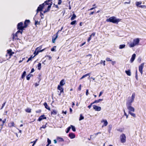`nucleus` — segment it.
I'll return each mask as SVG.
<instances>
[{"label": "nucleus", "instance_id": "1", "mask_svg": "<svg viewBox=\"0 0 146 146\" xmlns=\"http://www.w3.org/2000/svg\"><path fill=\"white\" fill-rule=\"evenodd\" d=\"M51 1L52 0H47L45 1L44 3L39 5L36 10L37 13L39 11H42L44 8L46 7L47 5H49V2Z\"/></svg>", "mask_w": 146, "mask_h": 146}, {"label": "nucleus", "instance_id": "2", "mask_svg": "<svg viewBox=\"0 0 146 146\" xmlns=\"http://www.w3.org/2000/svg\"><path fill=\"white\" fill-rule=\"evenodd\" d=\"M121 20V19H119L116 18L114 16H113L110 17L109 19H107L106 21L117 24Z\"/></svg>", "mask_w": 146, "mask_h": 146}, {"label": "nucleus", "instance_id": "3", "mask_svg": "<svg viewBox=\"0 0 146 146\" xmlns=\"http://www.w3.org/2000/svg\"><path fill=\"white\" fill-rule=\"evenodd\" d=\"M140 41V39L138 38H135L133 39V42L131 43L129 45L130 48L134 47L136 45H139Z\"/></svg>", "mask_w": 146, "mask_h": 146}, {"label": "nucleus", "instance_id": "4", "mask_svg": "<svg viewBox=\"0 0 146 146\" xmlns=\"http://www.w3.org/2000/svg\"><path fill=\"white\" fill-rule=\"evenodd\" d=\"M132 103H131L126 102V105L127 109L129 110V111L134 112L135 109L134 108L131 106Z\"/></svg>", "mask_w": 146, "mask_h": 146}, {"label": "nucleus", "instance_id": "5", "mask_svg": "<svg viewBox=\"0 0 146 146\" xmlns=\"http://www.w3.org/2000/svg\"><path fill=\"white\" fill-rule=\"evenodd\" d=\"M17 29L23 31L25 28L24 26H23V23L22 22H20L17 25Z\"/></svg>", "mask_w": 146, "mask_h": 146}, {"label": "nucleus", "instance_id": "6", "mask_svg": "<svg viewBox=\"0 0 146 146\" xmlns=\"http://www.w3.org/2000/svg\"><path fill=\"white\" fill-rule=\"evenodd\" d=\"M121 142L122 143L125 142L126 141V137L124 133L121 134L120 137Z\"/></svg>", "mask_w": 146, "mask_h": 146}, {"label": "nucleus", "instance_id": "7", "mask_svg": "<svg viewBox=\"0 0 146 146\" xmlns=\"http://www.w3.org/2000/svg\"><path fill=\"white\" fill-rule=\"evenodd\" d=\"M144 63H142L139 66V71L141 75L143 73V70L144 67Z\"/></svg>", "mask_w": 146, "mask_h": 146}, {"label": "nucleus", "instance_id": "8", "mask_svg": "<svg viewBox=\"0 0 146 146\" xmlns=\"http://www.w3.org/2000/svg\"><path fill=\"white\" fill-rule=\"evenodd\" d=\"M135 96V93L134 92L133 93L132 96L131 98V100H128L126 102L132 103L134 100V99Z\"/></svg>", "mask_w": 146, "mask_h": 146}, {"label": "nucleus", "instance_id": "9", "mask_svg": "<svg viewBox=\"0 0 146 146\" xmlns=\"http://www.w3.org/2000/svg\"><path fill=\"white\" fill-rule=\"evenodd\" d=\"M30 22V21L29 20H26L24 22V27L25 28H26L28 26V25L29 24Z\"/></svg>", "mask_w": 146, "mask_h": 146}, {"label": "nucleus", "instance_id": "10", "mask_svg": "<svg viewBox=\"0 0 146 146\" xmlns=\"http://www.w3.org/2000/svg\"><path fill=\"white\" fill-rule=\"evenodd\" d=\"M93 107V109L96 111H99L101 110V108L100 107L97 106L96 105H94Z\"/></svg>", "mask_w": 146, "mask_h": 146}, {"label": "nucleus", "instance_id": "11", "mask_svg": "<svg viewBox=\"0 0 146 146\" xmlns=\"http://www.w3.org/2000/svg\"><path fill=\"white\" fill-rule=\"evenodd\" d=\"M46 119V117L45 116V115L43 114L41 115L39 117L38 119H37V121H40L42 119Z\"/></svg>", "mask_w": 146, "mask_h": 146}, {"label": "nucleus", "instance_id": "12", "mask_svg": "<svg viewBox=\"0 0 146 146\" xmlns=\"http://www.w3.org/2000/svg\"><path fill=\"white\" fill-rule=\"evenodd\" d=\"M101 122L102 123H104V124L102 125V127H103L104 126H106L108 124V122L106 119H102L101 121Z\"/></svg>", "mask_w": 146, "mask_h": 146}, {"label": "nucleus", "instance_id": "13", "mask_svg": "<svg viewBox=\"0 0 146 146\" xmlns=\"http://www.w3.org/2000/svg\"><path fill=\"white\" fill-rule=\"evenodd\" d=\"M7 54H9L10 57L12 56L13 54L15 53L14 52H12V50L11 49L7 50Z\"/></svg>", "mask_w": 146, "mask_h": 146}, {"label": "nucleus", "instance_id": "14", "mask_svg": "<svg viewBox=\"0 0 146 146\" xmlns=\"http://www.w3.org/2000/svg\"><path fill=\"white\" fill-rule=\"evenodd\" d=\"M57 89L60 91V93H64V89L63 88L61 87L60 85H58L57 87Z\"/></svg>", "mask_w": 146, "mask_h": 146}, {"label": "nucleus", "instance_id": "15", "mask_svg": "<svg viewBox=\"0 0 146 146\" xmlns=\"http://www.w3.org/2000/svg\"><path fill=\"white\" fill-rule=\"evenodd\" d=\"M96 34V33L95 32H94L92 33L91 35H90V36L88 38L87 40V41L88 42H89L90 40L91 39V37L92 36H94Z\"/></svg>", "mask_w": 146, "mask_h": 146}, {"label": "nucleus", "instance_id": "16", "mask_svg": "<svg viewBox=\"0 0 146 146\" xmlns=\"http://www.w3.org/2000/svg\"><path fill=\"white\" fill-rule=\"evenodd\" d=\"M13 40L14 41L15 40H18L19 39L18 38V36L17 34H13L12 38Z\"/></svg>", "mask_w": 146, "mask_h": 146}, {"label": "nucleus", "instance_id": "17", "mask_svg": "<svg viewBox=\"0 0 146 146\" xmlns=\"http://www.w3.org/2000/svg\"><path fill=\"white\" fill-rule=\"evenodd\" d=\"M69 136L71 139H73L75 137V135L74 133H71L69 134Z\"/></svg>", "mask_w": 146, "mask_h": 146}, {"label": "nucleus", "instance_id": "18", "mask_svg": "<svg viewBox=\"0 0 146 146\" xmlns=\"http://www.w3.org/2000/svg\"><path fill=\"white\" fill-rule=\"evenodd\" d=\"M43 105H44V106L45 108L48 110L49 111H50V108L48 106L47 104V103H46V102H44V104H43Z\"/></svg>", "mask_w": 146, "mask_h": 146}, {"label": "nucleus", "instance_id": "19", "mask_svg": "<svg viewBox=\"0 0 146 146\" xmlns=\"http://www.w3.org/2000/svg\"><path fill=\"white\" fill-rule=\"evenodd\" d=\"M136 56V54H133L131 57L130 59V61L131 62H132L134 61Z\"/></svg>", "mask_w": 146, "mask_h": 146}, {"label": "nucleus", "instance_id": "20", "mask_svg": "<svg viewBox=\"0 0 146 146\" xmlns=\"http://www.w3.org/2000/svg\"><path fill=\"white\" fill-rule=\"evenodd\" d=\"M15 125V123L14 122L12 121L11 122L9 123L8 125L9 127H14Z\"/></svg>", "mask_w": 146, "mask_h": 146}, {"label": "nucleus", "instance_id": "21", "mask_svg": "<svg viewBox=\"0 0 146 146\" xmlns=\"http://www.w3.org/2000/svg\"><path fill=\"white\" fill-rule=\"evenodd\" d=\"M56 140L59 142L64 141V140L62 138L59 137H57Z\"/></svg>", "mask_w": 146, "mask_h": 146}, {"label": "nucleus", "instance_id": "22", "mask_svg": "<svg viewBox=\"0 0 146 146\" xmlns=\"http://www.w3.org/2000/svg\"><path fill=\"white\" fill-rule=\"evenodd\" d=\"M65 84L64 80V79L62 80L60 82L59 85H60L61 86L64 85Z\"/></svg>", "mask_w": 146, "mask_h": 146}, {"label": "nucleus", "instance_id": "23", "mask_svg": "<svg viewBox=\"0 0 146 146\" xmlns=\"http://www.w3.org/2000/svg\"><path fill=\"white\" fill-rule=\"evenodd\" d=\"M50 2V3H49V5H48V6L47 7V9H46L47 11H50V8H51V6L52 4V2H51V1Z\"/></svg>", "mask_w": 146, "mask_h": 146}, {"label": "nucleus", "instance_id": "24", "mask_svg": "<svg viewBox=\"0 0 146 146\" xmlns=\"http://www.w3.org/2000/svg\"><path fill=\"white\" fill-rule=\"evenodd\" d=\"M90 73H87L86 74H85L84 75H83L81 78L80 79V80H82V79L86 77H87V76H89V77H90Z\"/></svg>", "mask_w": 146, "mask_h": 146}, {"label": "nucleus", "instance_id": "25", "mask_svg": "<svg viewBox=\"0 0 146 146\" xmlns=\"http://www.w3.org/2000/svg\"><path fill=\"white\" fill-rule=\"evenodd\" d=\"M57 111L55 110H53L51 113V115H56L57 114Z\"/></svg>", "mask_w": 146, "mask_h": 146}, {"label": "nucleus", "instance_id": "26", "mask_svg": "<svg viewBox=\"0 0 146 146\" xmlns=\"http://www.w3.org/2000/svg\"><path fill=\"white\" fill-rule=\"evenodd\" d=\"M142 4V2L141 1H137L135 2V5H136L137 7H139L140 6V5H141Z\"/></svg>", "mask_w": 146, "mask_h": 146}, {"label": "nucleus", "instance_id": "27", "mask_svg": "<svg viewBox=\"0 0 146 146\" xmlns=\"http://www.w3.org/2000/svg\"><path fill=\"white\" fill-rule=\"evenodd\" d=\"M125 72L127 75L129 76H130L131 75V73L130 70H126Z\"/></svg>", "mask_w": 146, "mask_h": 146}, {"label": "nucleus", "instance_id": "28", "mask_svg": "<svg viewBox=\"0 0 146 146\" xmlns=\"http://www.w3.org/2000/svg\"><path fill=\"white\" fill-rule=\"evenodd\" d=\"M33 76V75L32 74H29L27 76L26 78L27 80H29L30 78Z\"/></svg>", "mask_w": 146, "mask_h": 146}, {"label": "nucleus", "instance_id": "29", "mask_svg": "<svg viewBox=\"0 0 146 146\" xmlns=\"http://www.w3.org/2000/svg\"><path fill=\"white\" fill-rule=\"evenodd\" d=\"M76 17V16L75 14H73L71 17V18L70 20L71 21H73L74 20Z\"/></svg>", "mask_w": 146, "mask_h": 146}, {"label": "nucleus", "instance_id": "30", "mask_svg": "<svg viewBox=\"0 0 146 146\" xmlns=\"http://www.w3.org/2000/svg\"><path fill=\"white\" fill-rule=\"evenodd\" d=\"M103 100V99H100L98 100H95L94 102H93L94 104L98 103L100 101H102Z\"/></svg>", "mask_w": 146, "mask_h": 146}, {"label": "nucleus", "instance_id": "31", "mask_svg": "<svg viewBox=\"0 0 146 146\" xmlns=\"http://www.w3.org/2000/svg\"><path fill=\"white\" fill-rule=\"evenodd\" d=\"M38 83H36L35 84V87H36L37 86H38L39 85V83L40 82V80H41V79L40 78V77H39V78H38Z\"/></svg>", "mask_w": 146, "mask_h": 146}, {"label": "nucleus", "instance_id": "32", "mask_svg": "<svg viewBox=\"0 0 146 146\" xmlns=\"http://www.w3.org/2000/svg\"><path fill=\"white\" fill-rule=\"evenodd\" d=\"M25 111L27 113L31 112V109L29 108H27L25 110Z\"/></svg>", "mask_w": 146, "mask_h": 146}, {"label": "nucleus", "instance_id": "33", "mask_svg": "<svg viewBox=\"0 0 146 146\" xmlns=\"http://www.w3.org/2000/svg\"><path fill=\"white\" fill-rule=\"evenodd\" d=\"M58 37V35H56L55 37L54 38H52V42L53 43H54L55 42V40Z\"/></svg>", "mask_w": 146, "mask_h": 146}, {"label": "nucleus", "instance_id": "34", "mask_svg": "<svg viewBox=\"0 0 146 146\" xmlns=\"http://www.w3.org/2000/svg\"><path fill=\"white\" fill-rule=\"evenodd\" d=\"M125 45L124 44L120 45L119 46V48L121 49H122L125 47Z\"/></svg>", "mask_w": 146, "mask_h": 146}, {"label": "nucleus", "instance_id": "35", "mask_svg": "<svg viewBox=\"0 0 146 146\" xmlns=\"http://www.w3.org/2000/svg\"><path fill=\"white\" fill-rule=\"evenodd\" d=\"M26 74V72L25 71H24L21 76L22 78H23L25 76Z\"/></svg>", "mask_w": 146, "mask_h": 146}, {"label": "nucleus", "instance_id": "36", "mask_svg": "<svg viewBox=\"0 0 146 146\" xmlns=\"http://www.w3.org/2000/svg\"><path fill=\"white\" fill-rule=\"evenodd\" d=\"M129 113L130 114L131 116H133V117H136V115L135 113H133L131 111H129Z\"/></svg>", "mask_w": 146, "mask_h": 146}, {"label": "nucleus", "instance_id": "37", "mask_svg": "<svg viewBox=\"0 0 146 146\" xmlns=\"http://www.w3.org/2000/svg\"><path fill=\"white\" fill-rule=\"evenodd\" d=\"M36 49H35V50L33 54L35 55L34 57L36 56V55H38V54L39 52L38 50L37 51H36Z\"/></svg>", "mask_w": 146, "mask_h": 146}, {"label": "nucleus", "instance_id": "38", "mask_svg": "<svg viewBox=\"0 0 146 146\" xmlns=\"http://www.w3.org/2000/svg\"><path fill=\"white\" fill-rule=\"evenodd\" d=\"M41 67V64L40 63H39L38 64V69L40 70Z\"/></svg>", "mask_w": 146, "mask_h": 146}, {"label": "nucleus", "instance_id": "39", "mask_svg": "<svg viewBox=\"0 0 146 146\" xmlns=\"http://www.w3.org/2000/svg\"><path fill=\"white\" fill-rule=\"evenodd\" d=\"M70 127L72 128V129L73 131H76V128L75 127L72 125H70Z\"/></svg>", "mask_w": 146, "mask_h": 146}, {"label": "nucleus", "instance_id": "40", "mask_svg": "<svg viewBox=\"0 0 146 146\" xmlns=\"http://www.w3.org/2000/svg\"><path fill=\"white\" fill-rule=\"evenodd\" d=\"M70 129H71V127L69 126V127H68L67 129H66V133H68L70 130Z\"/></svg>", "mask_w": 146, "mask_h": 146}, {"label": "nucleus", "instance_id": "41", "mask_svg": "<svg viewBox=\"0 0 146 146\" xmlns=\"http://www.w3.org/2000/svg\"><path fill=\"white\" fill-rule=\"evenodd\" d=\"M47 142L48 144L47 145H46V146H48L51 143V140L49 139V138L47 139Z\"/></svg>", "mask_w": 146, "mask_h": 146}, {"label": "nucleus", "instance_id": "42", "mask_svg": "<svg viewBox=\"0 0 146 146\" xmlns=\"http://www.w3.org/2000/svg\"><path fill=\"white\" fill-rule=\"evenodd\" d=\"M76 24V20H74L72 21L70 23V25H73Z\"/></svg>", "mask_w": 146, "mask_h": 146}, {"label": "nucleus", "instance_id": "43", "mask_svg": "<svg viewBox=\"0 0 146 146\" xmlns=\"http://www.w3.org/2000/svg\"><path fill=\"white\" fill-rule=\"evenodd\" d=\"M84 119V117L82 115V114H80V117L79 119V120L80 121Z\"/></svg>", "mask_w": 146, "mask_h": 146}, {"label": "nucleus", "instance_id": "44", "mask_svg": "<svg viewBox=\"0 0 146 146\" xmlns=\"http://www.w3.org/2000/svg\"><path fill=\"white\" fill-rule=\"evenodd\" d=\"M6 121V119H5L3 120H2V119L0 118V121L2 123H3V124H4V123Z\"/></svg>", "mask_w": 146, "mask_h": 146}, {"label": "nucleus", "instance_id": "45", "mask_svg": "<svg viewBox=\"0 0 146 146\" xmlns=\"http://www.w3.org/2000/svg\"><path fill=\"white\" fill-rule=\"evenodd\" d=\"M40 22L38 21H35V25L36 26V25H40Z\"/></svg>", "mask_w": 146, "mask_h": 146}, {"label": "nucleus", "instance_id": "46", "mask_svg": "<svg viewBox=\"0 0 146 146\" xmlns=\"http://www.w3.org/2000/svg\"><path fill=\"white\" fill-rule=\"evenodd\" d=\"M48 48V47H46L42 50H38L39 52H43V51H44V50H45L46 49Z\"/></svg>", "mask_w": 146, "mask_h": 146}, {"label": "nucleus", "instance_id": "47", "mask_svg": "<svg viewBox=\"0 0 146 146\" xmlns=\"http://www.w3.org/2000/svg\"><path fill=\"white\" fill-rule=\"evenodd\" d=\"M105 62V60L103 61L102 60H101L100 62V64H102L103 63V65L104 66H105L106 65Z\"/></svg>", "mask_w": 146, "mask_h": 146}, {"label": "nucleus", "instance_id": "48", "mask_svg": "<svg viewBox=\"0 0 146 146\" xmlns=\"http://www.w3.org/2000/svg\"><path fill=\"white\" fill-rule=\"evenodd\" d=\"M139 7L146 9V6L144 5H141L139 6Z\"/></svg>", "mask_w": 146, "mask_h": 146}, {"label": "nucleus", "instance_id": "49", "mask_svg": "<svg viewBox=\"0 0 146 146\" xmlns=\"http://www.w3.org/2000/svg\"><path fill=\"white\" fill-rule=\"evenodd\" d=\"M42 45H41L39 47H37L36 48V50L37 49H38V50H41V49L42 48Z\"/></svg>", "mask_w": 146, "mask_h": 146}, {"label": "nucleus", "instance_id": "50", "mask_svg": "<svg viewBox=\"0 0 146 146\" xmlns=\"http://www.w3.org/2000/svg\"><path fill=\"white\" fill-rule=\"evenodd\" d=\"M34 57V56L33 57H32V56H31L30 58H28V60L27 61V62H28L29 61L31 60V59L32 58H33Z\"/></svg>", "mask_w": 146, "mask_h": 146}, {"label": "nucleus", "instance_id": "51", "mask_svg": "<svg viewBox=\"0 0 146 146\" xmlns=\"http://www.w3.org/2000/svg\"><path fill=\"white\" fill-rule=\"evenodd\" d=\"M47 124V123H46V125H42V126L40 127V129L42 128H43L44 129L46 127V125Z\"/></svg>", "mask_w": 146, "mask_h": 146}, {"label": "nucleus", "instance_id": "52", "mask_svg": "<svg viewBox=\"0 0 146 146\" xmlns=\"http://www.w3.org/2000/svg\"><path fill=\"white\" fill-rule=\"evenodd\" d=\"M101 132H98L97 133H94L93 135L95 137H96L99 134H101Z\"/></svg>", "mask_w": 146, "mask_h": 146}, {"label": "nucleus", "instance_id": "53", "mask_svg": "<svg viewBox=\"0 0 146 146\" xmlns=\"http://www.w3.org/2000/svg\"><path fill=\"white\" fill-rule=\"evenodd\" d=\"M106 60L107 61H111L112 60L110 58L107 57L106 58Z\"/></svg>", "mask_w": 146, "mask_h": 146}, {"label": "nucleus", "instance_id": "54", "mask_svg": "<svg viewBox=\"0 0 146 146\" xmlns=\"http://www.w3.org/2000/svg\"><path fill=\"white\" fill-rule=\"evenodd\" d=\"M94 104V102H92V103H91L90 104V105H89V106H88V108L89 109H90L91 108V107L92 106V104Z\"/></svg>", "mask_w": 146, "mask_h": 146}, {"label": "nucleus", "instance_id": "55", "mask_svg": "<svg viewBox=\"0 0 146 146\" xmlns=\"http://www.w3.org/2000/svg\"><path fill=\"white\" fill-rule=\"evenodd\" d=\"M6 102H4L2 104V106L1 107V109H2L4 107V106H5V104L6 103Z\"/></svg>", "mask_w": 146, "mask_h": 146}, {"label": "nucleus", "instance_id": "56", "mask_svg": "<svg viewBox=\"0 0 146 146\" xmlns=\"http://www.w3.org/2000/svg\"><path fill=\"white\" fill-rule=\"evenodd\" d=\"M23 31H21V30H18V31L15 33L17 34L18 33H21L22 34V33Z\"/></svg>", "mask_w": 146, "mask_h": 146}, {"label": "nucleus", "instance_id": "57", "mask_svg": "<svg viewBox=\"0 0 146 146\" xmlns=\"http://www.w3.org/2000/svg\"><path fill=\"white\" fill-rule=\"evenodd\" d=\"M81 84H80L78 88V90L79 91H80L81 90Z\"/></svg>", "mask_w": 146, "mask_h": 146}, {"label": "nucleus", "instance_id": "58", "mask_svg": "<svg viewBox=\"0 0 146 146\" xmlns=\"http://www.w3.org/2000/svg\"><path fill=\"white\" fill-rule=\"evenodd\" d=\"M56 46H54L52 48H51V50L52 51H54L55 50L54 48H56Z\"/></svg>", "mask_w": 146, "mask_h": 146}, {"label": "nucleus", "instance_id": "59", "mask_svg": "<svg viewBox=\"0 0 146 146\" xmlns=\"http://www.w3.org/2000/svg\"><path fill=\"white\" fill-rule=\"evenodd\" d=\"M124 115L126 116V118H127L128 117V115L125 112V110H124Z\"/></svg>", "mask_w": 146, "mask_h": 146}, {"label": "nucleus", "instance_id": "60", "mask_svg": "<svg viewBox=\"0 0 146 146\" xmlns=\"http://www.w3.org/2000/svg\"><path fill=\"white\" fill-rule=\"evenodd\" d=\"M96 7H92V8H90V9H88V11H89L92 10L96 8Z\"/></svg>", "mask_w": 146, "mask_h": 146}, {"label": "nucleus", "instance_id": "61", "mask_svg": "<svg viewBox=\"0 0 146 146\" xmlns=\"http://www.w3.org/2000/svg\"><path fill=\"white\" fill-rule=\"evenodd\" d=\"M62 2L61 0H58V5H60Z\"/></svg>", "mask_w": 146, "mask_h": 146}, {"label": "nucleus", "instance_id": "62", "mask_svg": "<svg viewBox=\"0 0 146 146\" xmlns=\"http://www.w3.org/2000/svg\"><path fill=\"white\" fill-rule=\"evenodd\" d=\"M89 94L88 93V89H87L86 90V96L88 95Z\"/></svg>", "mask_w": 146, "mask_h": 146}, {"label": "nucleus", "instance_id": "63", "mask_svg": "<svg viewBox=\"0 0 146 146\" xmlns=\"http://www.w3.org/2000/svg\"><path fill=\"white\" fill-rule=\"evenodd\" d=\"M34 71H35V70H34V68H32L31 70V72H30V73H32L34 72Z\"/></svg>", "mask_w": 146, "mask_h": 146}, {"label": "nucleus", "instance_id": "64", "mask_svg": "<svg viewBox=\"0 0 146 146\" xmlns=\"http://www.w3.org/2000/svg\"><path fill=\"white\" fill-rule=\"evenodd\" d=\"M103 93V92H102V91L100 92V93L99 94V96L100 97V96H101V95H102V94Z\"/></svg>", "mask_w": 146, "mask_h": 146}]
</instances>
